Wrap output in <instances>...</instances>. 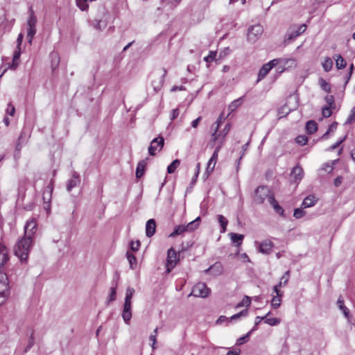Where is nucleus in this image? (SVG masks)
<instances>
[{
  "mask_svg": "<svg viewBox=\"0 0 355 355\" xmlns=\"http://www.w3.org/2000/svg\"><path fill=\"white\" fill-rule=\"evenodd\" d=\"M33 239L29 237L24 236L18 241L15 246V254L18 257L21 262L28 259Z\"/></svg>",
  "mask_w": 355,
  "mask_h": 355,
  "instance_id": "f257e3e1",
  "label": "nucleus"
},
{
  "mask_svg": "<svg viewBox=\"0 0 355 355\" xmlns=\"http://www.w3.org/2000/svg\"><path fill=\"white\" fill-rule=\"evenodd\" d=\"M271 196H274V193L268 187L259 186L254 191L253 200L256 204L261 205L266 199L270 202Z\"/></svg>",
  "mask_w": 355,
  "mask_h": 355,
  "instance_id": "f03ea898",
  "label": "nucleus"
},
{
  "mask_svg": "<svg viewBox=\"0 0 355 355\" xmlns=\"http://www.w3.org/2000/svg\"><path fill=\"white\" fill-rule=\"evenodd\" d=\"M30 15L28 19L27 25V38L28 42L31 44L32 40L36 33V24H37V18L35 15L34 11L32 7L29 8Z\"/></svg>",
  "mask_w": 355,
  "mask_h": 355,
  "instance_id": "7ed1b4c3",
  "label": "nucleus"
},
{
  "mask_svg": "<svg viewBox=\"0 0 355 355\" xmlns=\"http://www.w3.org/2000/svg\"><path fill=\"white\" fill-rule=\"evenodd\" d=\"M210 293V289L205 283L199 282L192 288L191 293L189 296H194L196 297H206Z\"/></svg>",
  "mask_w": 355,
  "mask_h": 355,
  "instance_id": "20e7f679",
  "label": "nucleus"
},
{
  "mask_svg": "<svg viewBox=\"0 0 355 355\" xmlns=\"http://www.w3.org/2000/svg\"><path fill=\"white\" fill-rule=\"evenodd\" d=\"M263 32V28L260 24L250 26L248 31L247 38L251 43L256 42Z\"/></svg>",
  "mask_w": 355,
  "mask_h": 355,
  "instance_id": "39448f33",
  "label": "nucleus"
},
{
  "mask_svg": "<svg viewBox=\"0 0 355 355\" xmlns=\"http://www.w3.org/2000/svg\"><path fill=\"white\" fill-rule=\"evenodd\" d=\"M164 144V139L163 137L159 136L153 139L148 147V153L152 156H155L156 155V151H160L163 148Z\"/></svg>",
  "mask_w": 355,
  "mask_h": 355,
  "instance_id": "423d86ee",
  "label": "nucleus"
},
{
  "mask_svg": "<svg viewBox=\"0 0 355 355\" xmlns=\"http://www.w3.org/2000/svg\"><path fill=\"white\" fill-rule=\"evenodd\" d=\"M230 129H231V124L230 123H227L223 128V139L218 142V144L216 147L215 150L211 156L212 160H217L218 153H219L220 150L222 148V147L223 146L225 141V137L230 132Z\"/></svg>",
  "mask_w": 355,
  "mask_h": 355,
  "instance_id": "0eeeda50",
  "label": "nucleus"
},
{
  "mask_svg": "<svg viewBox=\"0 0 355 355\" xmlns=\"http://www.w3.org/2000/svg\"><path fill=\"white\" fill-rule=\"evenodd\" d=\"M119 280V274L115 272L114 279L112 282V286L110 288V293L107 299V303H110L116 300V289L118 286V282Z\"/></svg>",
  "mask_w": 355,
  "mask_h": 355,
  "instance_id": "6e6552de",
  "label": "nucleus"
},
{
  "mask_svg": "<svg viewBox=\"0 0 355 355\" xmlns=\"http://www.w3.org/2000/svg\"><path fill=\"white\" fill-rule=\"evenodd\" d=\"M37 229V224L34 219L28 220L24 227V236L33 239V235Z\"/></svg>",
  "mask_w": 355,
  "mask_h": 355,
  "instance_id": "1a4fd4ad",
  "label": "nucleus"
},
{
  "mask_svg": "<svg viewBox=\"0 0 355 355\" xmlns=\"http://www.w3.org/2000/svg\"><path fill=\"white\" fill-rule=\"evenodd\" d=\"M306 29V25L302 24L297 27V30L292 31L289 34L287 35L284 42H290L291 41L295 40L297 37L303 33Z\"/></svg>",
  "mask_w": 355,
  "mask_h": 355,
  "instance_id": "9d476101",
  "label": "nucleus"
},
{
  "mask_svg": "<svg viewBox=\"0 0 355 355\" xmlns=\"http://www.w3.org/2000/svg\"><path fill=\"white\" fill-rule=\"evenodd\" d=\"M121 315L125 324H128L132 318V302H124Z\"/></svg>",
  "mask_w": 355,
  "mask_h": 355,
  "instance_id": "9b49d317",
  "label": "nucleus"
},
{
  "mask_svg": "<svg viewBox=\"0 0 355 355\" xmlns=\"http://www.w3.org/2000/svg\"><path fill=\"white\" fill-rule=\"evenodd\" d=\"M222 120L223 115L220 114L216 121L211 125V129L213 130V132L211 134V141L213 142H216V141L220 138V133H218V130L222 123Z\"/></svg>",
  "mask_w": 355,
  "mask_h": 355,
  "instance_id": "f8f14e48",
  "label": "nucleus"
},
{
  "mask_svg": "<svg viewBox=\"0 0 355 355\" xmlns=\"http://www.w3.org/2000/svg\"><path fill=\"white\" fill-rule=\"evenodd\" d=\"M291 176L294 179L293 181L295 182L300 181L304 176V171L302 168L299 165L293 167L291 173Z\"/></svg>",
  "mask_w": 355,
  "mask_h": 355,
  "instance_id": "ddd939ff",
  "label": "nucleus"
},
{
  "mask_svg": "<svg viewBox=\"0 0 355 355\" xmlns=\"http://www.w3.org/2000/svg\"><path fill=\"white\" fill-rule=\"evenodd\" d=\"M167 254V267L168 272H169V268H173L175 265L177 261V254L176 252L173 248H170L168 250Z\"/></svg>",
  "mask_w": 355,
  "mask_h": 355,
  "instance_id": "4468645a",
  "label": "nucleus"
},
{
  "mask_svg": "<svg viewBox=\"0 0 355 355\" xmlns=\"http://www.w3.org/2000/svg\"><path fill=\"white\" fill-rule=\"evenodd\" d=\"M273 246L274 245L270 241L266 240L259 243V250L260 252L268 254L271 252Z\"/></svg>",
  "mask_w": 355,
  "mask_h": 355,
  "instance_id": "2eb2a0df",
  "label": "nucleus"
},
{
  "mask_svg": "<svg viewBox=\"0 0 355 355\" xmlns=\"http://www.w3.org/2000/svg\"><path fill=\"white\" fill-rule=\"evenodd\" d=\"M80 183V178L76 172H73L71 178L68 181L67 189L69 192L73 188L77 187Z\"/></svg>",
  "mask_w": 355,
  "mask_h": 355,
  "instance_id": "dca6fc26",
  "label": "nucleus"
},
{
  "mask_svg": "<svg viewBox=\"0 0 355 355\" xmlns=\"http://www.w3.org/2000/svg\"><path fill=\"white\" fill-rule=\"evenodd\" d=\"M156 230V223L154 219H149L146 224V235L151 237L154 235Z\"/></svg>",
  "mask_w": 355,
  "mask_h": 355,
  "instance_id": "f3484780",
  "label": "nucleus"
},
{
  "mask_svg": "<svg viewBox=\"0 0 355 355\" xmlns=\"http://www.w3.org/2000/svg\"><path fill=\"white\" fill-rule=\"evenodd\" d=\"M0 292H9L8 277L3 272H0Z\"/></svg>",
  "mask_w": 355,
  "mask_h": 355,
  "instance_id": "a211bd4d",
  "label": "nucleus"
},
{
  "mask_svg": "<svg viewBox=\"0 0 355 355\" xmlns=\"http://www.w3.org/2000/svg\"><path fill=\"white\" fill-rule=\"evenodd\" d=\"M53 189V188L51 184H49L46 187L42 194L44 204H48L51 202Z\"/></svg>",
  "mask_w": 355,
  "mask_h": 355,
  "instance_id": "6ab92c4d",
  "label": "nucleus"
},
{
  "mask_svg": "<svg viewBox=\"0 0 355 355\" xmlns=\"http://www.w3.org/2000/svg\"><path fill=\"white\" fill-rule=\"evenodd\" d=\"M269 203L272 205L276 213L282 216H284V209L278 204L275 196L270 197V202Z\"/></svg>",
  "mask_w": 355,
  "mask_h": 355,
  "instance_id": "aec40b11",
  "label": "nucleus"
},
{
  "mask_svg": "<svg viewBox=\"0 0 355 355\" xmlns=\"http://www.w3.org/2000/svg\"><path fill=\"white\" fill-rule=\"evenodd\" d=\"M229 236L232 242L234 243L236 246L239 247L242 244L244 235L232 232L229 234Z\"/></svg>",
  "mask_w": 355,
  "mask_h": 355,
  "instance_id": "412c9836",
  "label": "nucleus"
},
{
  "mask_svg": "<svg viewBox=\"0 0 355 355\" xmlns=\"http://www.w3.org/2000/svg\"><path fill=\"white\" fill-rule=\"evenodd\" d=\"M316 202L317 200L314 196H309L304 199L302 203V207L309 208L313 207L315 205Z\"/></svg>",
  "mask_w": 355,
  "mask_h": 355,
  "instance_id": "4be33fe9",
  "label": "nucleus"
},
{
  "mask_svg": "<svg viewBox=\"0 0 355 355\" xmlns=\"http://www.w3.org/2000/svg\"><path fill=\"white\" fill-rule=\"evenodd\" d=\"M200 217H197L193 221L189 223L187 225H184L187 232H192L196 230L200 224Z\"/></svg>",
  "mask_w": 355,
  "mask_h": 355,
  "instance_id": "5701e85b",
  "label": "nucleus"
},
{
  "mask_svg": "<svg viewBox=\"0 0 355 355\" xmlns=\"http://www.w3.org/2000/svg\"><path fill=\"white\" fill-rule=\"evenodd\" d=\"M146 162L145 160H141L138 162L136 169V177L140 178L144 173Z\"/></svg>",
  "mask_w": 355,
  "mask_h": 355,
  "instance_id": "b1692460",
  "label": "nucleus"
},
{
  "mask_svg": "<svg viewBox=\"0 0 355 355\" xmlns=\"http://www.w3.org/2000/svg\"><path fill=\"white\" fill-rule=\"evenodd\" d=\"M270 70L271 67H269V64H263L259 71L257 82L263 79Z\"/></svg>",
  "mask_w": 355,
  "mask_h": 355,
  "instance_id": "393cba45",
  "label": "nucleus"
},
{
  "mask_svg": "<svg viewBox=\"0 0 355 355\" xmlns=\"http://www.w3.org/2000/svg\"><path fill=\"white\" fill-rule=\"evenodd\" d=\"M318 130V124L315 121H309L306 124V130L308 134L311 135Z\"/></svg>",
  "mask_w": 355,
  "mask_h": 355,
  "instance_id": "a878e982",
  "label": "nucleus"
},
{
  "mask_svg": "<svg viewBox=\"0 0 355 355\" xmlns=\"http://www.w3.org/2000/svg\"><path fill=\"white\" fill-rule=\"evenodd\" d=\"M334 59L336 60V66L338 69H342L346 67L347 62L340 54L335 55Z\"/></svg>",
  "mask_w": 355,
  "mask_h": 355,
  "instance_id": "bb28decb",
  "label": "nucleus"
},
{
  "mask_svg": "<svg viewBox=\"0 0 355 355\" xmlns=\"http://www.w3.org/2000/svg\"><path fill=\"white\" fill-rule=\"evenodd\" d=\"M214 275H220L223 272V266L220 262H216L209 268Z\"/></svg>",
  "mask_w": 355,
  "mask_h": 355,
  "instance_id": "cd10ccee",
  "label": "nucleus"
},
{
  "mask_svg": "<svg viewBox=\"0 0 355 355\" xmlns=\"http://www.w3.org/2000/svg\"><path fill=\"white\" fill-rule=\"evenodd\" d=\"M337 304L338 306V308L343 311L344 315L346 318H348L349 315V309L345 306L344 300H343L342 297H340L338 299Z\"/></svg>",
  "mask_w": 355,
  "mask_h": 355,
  "instance_id": "c85d7f7f",
  "label": "nucleus"
},
{
  "mask_svg": "<svg viewBox=\"0 0 355 355\" xmlns=\"http://www.w3.org/2000/svg\"><path fill=\"white\" fill-rule=\"evenodd\" d=\"M218 221L220 225L221 230L220 232L224 233L226 231V227L228 224V220L225 217H224L223 215H218L217 216Z\"/></svg>",
  "mask_w": 355,
  "mask_h": 355,
  "instance_id": "c756f323",
  "label": "nucleus"
},
{
  "mask_svg": "<svg viewBox=\"0 0 355 355\" xmlns=\"http://www.w3.org/2000/svg\"><path fill=\"white\" fill-rule=\"evenodd\" d=\"M126 257L130 264V268L131 269H135L137 266V259L135 256L132 253L128 251L126 252Z\"/></svg>",
  "mask_w": 355,
  "mask_h": 355,
  "instance_id": "7c9ffc66",
  "label": "nucleus"
},
{
  "mask_svg": "<svg viewBox=\"0 0 355 355\" xmlns=\"http://www.w3.org/2000/svg\"><path fill=\"white\" fill-rule=\"evenodd\" d=\"M187 232L184 225H178L175 227L174 230L170 234V237H175L178 235L182 234L183 232Z\"/></svg>",
  "mask_w": 355,
  "mask_h": 355,
  "instance_id": "2f4dec72",
  "label": "nucleus"
},
{
  "mask_svg": "<svg viewBox=\"0 0 355 355\" xmlns=\"http://www.w3.org/2000/svg\"><path fill=\"white\" fill-rule=\"evenodd\" d=\"M322 66L324 71H326V72L329 71L333 67L332 60L329 57L325 58L324 60L322 63Z\"/></svg>",
  "mask_w": 355,
  "mask_h": 355,
  "instance_id": "473e14b6",
  "label": "nucleus"
},
{
  "mask_svg": "<svg viewBox=\"0 0 355 355\" xmlns=\"http://www.w3.org/2000/svg\"><path fill=\"white\" fill-rule=\"evenodd\" d=\"M107 26L105 19H96L94 22V27L95 29L101 31L104 29Z\"/></svg>",
  "mask_w": 355,
  "mask_h": 355,
  "instance_id": "72a5a7b5",
  "label": "nucleus"
},
{
  "mask_svg": "<svg viewBox=\"0 0 355 355\" xmlns=\"http://www.w3.org/2000/svg\"><path fill=\"white\" fill-rule=\"evenodd\" d=\"M282 295H274L271 300V306L272 309H277L280 306Z\"/></svg>",
  "mask_w": 355,
  "mask_h": 355,
  "instance_id": "f704fd0d",
  "label": "nucleus"
},
{
  "mask_svg": "<svg viewBox=\"0 0 355 355\" xmlns=\"http://www.w3.org/2000/svg\"><path fill=\"white\" fill-rule=\"evenodd\" d=\"M30 132L28 130L23 129L19 138L18 141H21V143L26 144L30 137Z\"/></svg>",
  "mask_w": 355,
  "mask_h": 355,
  "instance_id": "c9c22d12",
  "label": "nucleus"
},
{
  "mask_svg": "<svg viewBox=\"0 0 355 355\" xmlns=\"http://www.w3.org/2000/svg\"><path fill=\"white\" fill-rule=\"evenodd\" d=\"M283 60H284L282 63L284 67L291 68L294 67L297 65L296 60L294 58H283Z\"/></svg>",
  "mask_w": 355,
  "mask_h": 355,
  "instance_id": "e433bc0d",
  "label": "nucleus"
},
{
  "mask_svg": "<svg viewBox=\"0 0 355 355\" xmlns=\"http://www.w3.org/2000/svg\"><path fill=\"white\" fill-rule=\"evenodd\" d=\"M180 162L179 159H175L172 162V163L168 166L167 172L168 173H173L175 172L176 168L179 166Z\"/></svg>",
  "mask_w": 355,
  "mask_h": 355,
  "instance_id": "4c0bfd02",
  "label": "nucleus"
},
{
  "mask_svg": "<svg viewBox=\"0 0 355 355\" xmlns=\"http://www.w3.org/2000/svg\"><path fill=\"white\" fill-rule=\"evenodd\" d=\"M135 292V291L133 288L128 286L125 291V302H132V297Z\"/></svg>",
  "mask_w": 355,
  "mask_h": 355,
  "instance_id": "58836bf2",
  "label": "nucleus"
},
{
  "mask_svg": "<svg viewBox=\"0 0 355 355\" xmlns=\"http://www.w3.org/2000/svg\"><path fill=\"white\" fill-rule=\"evenodd\" d=\"M8 259V250L6 252L1 251V253L0 254V268L4 266Z\"/></svg>",
  "mask_w": 355,
  "mask_h": 355,
  "instance_id": "ea45409f",
  "label": "nucleus"
},
{
  "mask_svg": "<svg viewBox=\"0 0 355 355\" xmlns=\"http://www.w3.org/2000/svg\"><path fill=\"white\" fill-rule=\"evenodd\" d=\"M76 6L82 10L86 11L89 8V5L85 0H76Z\"/></svg>",
  "mask_w": 355,
  "mask_h": 355,
  "instance_id": "a19ab883",
  "label": "nucleus"
},
{
  "mask_svg": "<svg viewBox=\"0 0 355 355\" xmlns=\"http://www.w3.org/2000/svg\"><path fill=\"white\" fill-rule=\"evenodd\" d=\"M264 322L270 326H276V325H278L281 322V320H280V319L276 318H266L264 319Z\"/></svg>",
  "mask_w": 355,
  "mask_h": 355,
  "instance_id": "79ce46f5",
  "label": "nucleus"
},
{
  "mask_svg": "<svg viewBox=\"0 0 355 355\" xmlns=\"http://www.w3.org/2000/svg\"><path fill=\"white\" fill-rule=\"evenodd\" d=\"M251 335V331H249L248 333H247L245 336H242V337H240L239 338L237 339L236 340V345H241L245 343H246L248 340V338L249 336Z\"/></svg>",
  "mask_w": 355,
  "mask_h": 355,
  "instance_id": "37998d69",
  "label": "nucleus"
},
{
  "mask_svg": "<svg viewBox=\"0 0 355 355\" xmlns=\"http://www.w3.org/2000/svg\"><path fill=\"white\" fill-rule=\"evenodd\" d=\"M305 214H306L305 211L302 209L296 208L294 210L293 216L295 218L298 219V218H301L302 217H303L305 215Z\"/></svg>",
  "mask_w": 355,
  "mask_h": 355,
  "instance_id": "c03bdc74",
  "label": "nucleus"
},
{
  "mask_svg": "<svg viewBox=\"0 0 355 355\" xmlns=\"http://www.w3.org/2000/svg\"><path fill=\"white\" fill-rule=\"evenodd\" d=\"M241 103H242V97L232 101L231 103V104L230 105V108L232 110H234L236 109L238 107H239L241 105Z\"/></svg>",
  "mask_w": 355,
  "mask_h": 355,
  "instance_id": "a18cd8bd",
  "label": "nucleus"
},
{
  "mask_svg": "<svg viewBox=\"0 0 355 355\" xmlns=\"http://www.w3.org/2000/svg\"><path fill=\"white\" fill-rule=\"evenodd\" d=\"M250 303H251L250 297L248 296H245L244 298L243 299L242 302L239 303L236 305V308L241 307L244 305H245L246 306H249L250 305Z\"/></svg>",
  "mask_w": 355,
  "mask_h": 355,
  "instance_id": "49530a36",
  "label": "nucleus"
},
{
  "mask_svg": "<svg viewBox=\"0 0 355 355\" xmlns=\"http://www.w3.org/2000/svg\"><path fill=\"white\" fill-rule=\"evenodd\" d=\"M320 87H322V89L327 92H329L330 90H331V86L329 83H327L324 79L321 78L320 80Z\"/></svg>",
  "mask_w": 355,
  "mask_h": 355,
  "instance_id": "de8ad7c7",
  "label": "nucleus"
},
{
  "mask_svg": "<svg viewBox=\"0 0 355 355\" xmlns=\"http://www.w3.org/2000/svg\"><path fill=\"white\" fill-rule=\"evenodd\" d=\"M248 310L247 309H244V310L241 311V312H239V313H238L236 314L233 315L230 318V320H235L239 319L241 316H246L248 315Z\"/></svg>",
  "mask_w": 355,
  "mask_h": 355,
  "instance_id": "09e8293b",
  "label": "nucleus"
},
{
  "mask_svg": "<svg viewBox=\"0 0 355 355\" xmlns=\"http://www.w3.org/2000/svg\"><path fill=\"white\" fill-rule=\"evenodd\" d=\"M140 245H141V243L139 240H137L136 241H132L130 243V249H131V250H132L134 252L137 251L139 249Z\"/></svg>",
  "mask_w": 355,
  "mask_h": 355,
  "instance_id": "8fccbe9b",
  "label": "nucleus"
},
{
  "mask_svg": "<svg viewBox=\"0 0 355 355\" xmlns=\"http://www.w3.org/2000/svg\"><path fill=\"white\" fill-rule=\"evenodd\" d=\"M283 60H284L283 58H276V59H273V60H270V62L266 63V64H269V67H271V69H272L276 65H277L279 64H282V62H283Z\"/></svg>",
  "mask_w": 355,
  "mask_h": 355,
  "instance_id": "3c124183",
  "label": "nucleus"
},
{
  "mask_svg": "<svg viewBox=\"0 0 355 355\" xmlns=\"http://www.w3.org/2000/svg\"><path fill=\"white\" fill-rule=\"evenodd\" d=\"M296 142L301 145H305L307 143L308 139L304 135H299L296 137Z\"/></svg>",
  "mask_w": 355,
  "mask_h": 355,
  "instance_id": "603ef678",
  "label": "nucleus"
},
{
  "mask_svg": "<svg viewBox=\"0 0 355 355\" xmlns=\"http://www.w3.org/2000/svg\"><path fill=\"white\" fill-rule=\"evenodd\" d=\"M289 270L286 271L284 275L281 277L279 283H282V285L285 286L288 280H289Z\"/></svg>",
  "mask_w": 355,
  "mask_h": 355,
  "instance_id": "864d4df0",
  "label": "nucleus"
},
{
  "mask_svg": "<svg viewBox=\"0 0 355 355\" xmlns=\"http://www.w3.org/2000/svg\"><path fill=\"white\" fill-rule=\"evenodd\" d=\"M10 292H0V306L3 305L8 297Z\"/></svg>",
  "mask_w": 355,
  "mask_h": 355,
  "instance_id": "5fc2aeb1",
  "label": "nucleus"
},
{
  "mask_svg": "<svg viewBox=\"0 0 355 355\" xmlns=\"http://www.w3.org/2000/svg\"><path fill=\"white\" fill-rule=\"evenodd\" d=\"M6 113L12 116H14L15 113V108L10 103L8 105L6 108Z\"/></svg>",
  "mask_w": 355,
  "mask_h": 355,
  "instance_id": "6e6d98bb",
  "label": "nucleus"
},
{
  "mask_svg": "<svg viewBox=\"0 0 355 355\" xmlns=\"http://www.w3.org/2000/svg\"><path fill=\"white\" fill-rule=\"evenodd\" d=\"M355 117V106L352 109L351 114L347 118L345 123L346 124H350L354 119Z\"/></svg>",
  "mask_w": 355,
  "mask_h": 355,
  "instance_id": "4d7b16f0",
  "label": "nucleus"
},
{
  "mask_svg": "<svg viewBox=\"0 0 355 355\" xmlns=\"http://www.w3.org/2000/svg\"><path fill=\"white\" fill-rule=\"evenodd\" d=\"M322 116L324 118H327L331 115V110L330 107H325L322 108Z\"/></svg>",
  "mask_w": 355,
  "mask_h": 355,
  "instance_id": "13d9d810",
  "label": "nucleus"
},
{
  "mask_svg": "<svg viewBox=\"0 0 355 355\" xmlns=\"http://www.w3.org/2000/svg\"><path fill=\"white\" fill-rule=\"evenodd\" d=\"M216 56V52L211 51L210 53L206 56L204 60L209 62L213 61Z\"/></svg>",
  "mask_w": 355,
  "mask_h": 355,
  "instance_id": "bf43d9fd",
  "label": "nucleus"
},
{
  "mask_svg": "<svg viewBox=\"0 0 355 355\" xmlns=\"http://www.w3.org/2000/svg\"><path fill=\"white\" fill-rule=\"evenodd\" d=\"M282 286V283H279L273 287V291L276 293V295H283V293L279 291V288Z\"/></svg>",
  "mask_w": 355,
  "mask_h": 355,
  "instance_id": "052dcab7",
  "label": "nucleus"
},
{
  "mask_svg": "<svg viewBox=\"0 0 355 355\" xmlns=\"http://www.w3.org/2000/svg\"><path fill=\"white\" fill-rule=\"evenodd\" d=\"M34 345V337L33 334H31V337L29 338L28 345L26 347L25 352H28Z\"/></svg>",
  "mask_w": 355,
  "mask_h": 355,
  "instance_id": "680f3d73",
  "label": "nucleus"
},
{
  "mask_svg": "<svg viewBox=\"0 0 355 355\" xmlns=\"http://www.w3.org/2000/svg\"><path fill=\"white\" fill-rule=\"evenodd\" d=\"M179 114L180 111L178 108L173 109L171 111V120L173 121L174 119H175L178 116Z\"/></svg>",
  "mask_w": 355,
  "mask_h": 355,
  "instance_id": "e2e57ef3",
  "label": "nucleus"
},
{
  "mask_svg": "<svg viewBox=\"0 0 355 355\" xmlns=\"http://www.w3.org/2000/svg\"><path fill=\"white\" fill-rule=\"evenodd\" d=\"M21 55V47H16V49L14 51L13 58L17 60H19Z\"/></svg>",
  "mask_w": 355,
  "mask_h": 355,
  "instance_id": "0e129e2a",
  "label": "nucleus"
},
{
  "mask_svg": "<svg viewBox=\"0 0 355 355\" xmlns=\"http://www.w3.org/2000/svg\"><path fill=\"white\" fill-rule=\"evenodd\" d=\"M346 137H347V136H345L343 139H341L340 140H339L338 141H337L336 144H334V145H332V146L329 148V149H330L331 150H335L336 148H337L340 146V144L344 141V140L345 139Z\"/></svg>",
  "mask_w": 355,
  "mask_h": 355,
  "instance_id": "69168bd1",
  "label": "nucleus"
},
{
  "mask_svg": "<svg viewBox=\"0 0 355 355\" xmlns=\"http://www.w3.org/2000/svg\"><path fill=\"white\" fill-rule=\"evenodd\" d=\"M326 102L328 103V105L331 107L334 104V98L333 96H327L325 97Z\"/></svg>",
  "mask_w": 355,
  "mask_h": 355,
  "instance_id": "338daca9",
  "label": "nucleus"
},
{
  "mask_svg": "<svg viewBox=\"0 0 355 355\" xmlns=\"http://www.w3.org/2000/svg\"><path fill=\"white\" fill-rule=\"evenodd\" d=\"M241 353V349H234L227 352V355H239Z\"/></svg>",
  "mask_w": 355,
  "mask_h": 355,
  "instance_id": "774afa93",
  "label": "nucleus"
}]
</instances>
